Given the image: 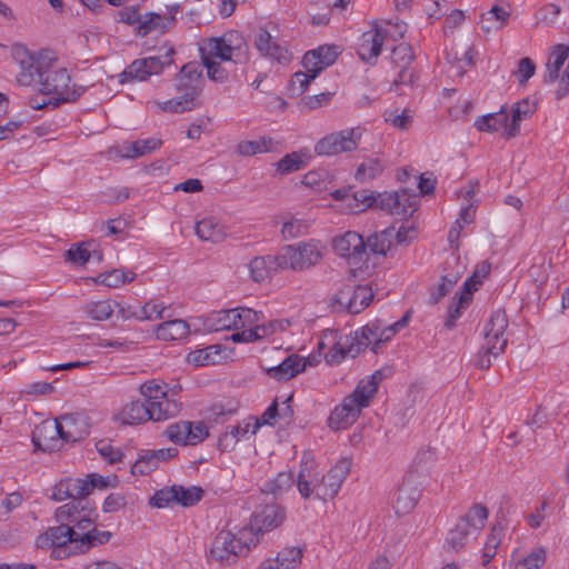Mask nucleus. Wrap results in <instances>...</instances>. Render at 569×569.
Segmentation results:
<instances>
[{
	"mask_svg": "<svg viewBox=\"0 0 569 569\" xmlns=\"http://www.w3.org/2000/svg\"><path fill=\"white\" fill-rule=\"evenodd\" d=\"M420 492L418 488L409 480L406 479L399 488L395 510L398 515H407L412 511L418 502Z\"/></svg>",
	"mask_w": 569,
	"mask_h": 569,
	"instance_id": "c03bdc74",
	"label": "nucleus"
},
{
	"mask_svg": "<svg viewBox=\"0 0 569 569\" xmlns=\"http://www.w3.org/2000/svg\"><path fill=\"white\" fill-rule=\"evenodd\" d=\"M250 531L243 528L238 536L230 531L219 532L209 550V559L220 565H230L237 557L247 553L251 546L258 543L257 537L249 538Z\"/></svg>",
	"mask_w": 569,
	"mask_h": 569,
	"instance_id": "0eeeda50",
	"label": "nucleus"
},
{
	"mask_svg": "<svg viewBox=\"0 0 569 569\" xmlns=\"http://www.w3.org/2000/svg\"><path fill=\"white\" fill-rule=\"evenodd\" d=\"M63 443L76 442L89 435V423L80 415H63L56 419Z\"/></svg>",
	"mask_w": 569,
	"mask_h": 569,
	"instance_id": "c756f323",
	"label": "nucleus"
},
{
	"mask_svg": "<svg viewBox=\"0 0 569 569\" xmlns=\"http://www.w3.org/2000/svg\"><path fill=\"white\" fill-rule=\"evenodd\" d=\"M196 234L204 241L220 242L227 237V230L217 217L208 216L197 222Z\"/></svg>",
	"mask_w": 569,
	"mask_h": 569,
	"instance_id": "37998d69",
	"label": "nucleus"
},
{
	"mask_svg": "<svg viewBox=\"0 0 569 569\" xmlns=\"http://www.w3.org/2000/svg\"><path fill=\"white\" fill-rule=\"evenodd\" d=\"M292 393L284 399L276 398L272 403L264 410V412L257 418V421L262 426H276L279 420L289 421L293 416L291 407Z\"/></svg>",
	"mask_w": 569,
	"mask_h": 569,
	"instance_id": "c9c22d12",
	"label": "nucleus"
},
{
	"mask_svg": "<svg viewBox=\"0 0 569 569\" xmlns=\"http://www.w3.org/2000/svg\"><path fill=\"white\" fill-rule=\"evenodd\" d=\"M261 428V423L257 421V417H248L243 419L237 426L230 427L219 440V445L227 449L229 446H234L241 439L248 438V436H254L259 429Z\"/></svg>",
	"mask_w": 569,
	"mask_h": 569,
	"instance_id": "e433bc0d",
	"label": "nucleus"
},
{
	"mask_svg": "<svg viewBox=\"0 0 569 569\" xmlns=\"http://www.w3.org/2000/svg\"><path fill=\"white\" fill-rule=\"evenodd\" d=\"M150 420L164 421L176 417L182 410L179 393H154L146 398Z\"/></svg>",
	"mask_w": 569,
	"mask_h": 569,
	"instance_id": "412c9836",
	"label": "nucleus"
},
{
	"mask_svg": "<svg viewBox=\"0 0 569 569\" xmlns=\"http://www.w3.org/2000/svg\"><path fill=\"white\" fill-rule=\"evenodd\" d=\"M340 53L341 49L338 46H319L318 48L305 53L302 68L319 76L323 69L335 63Z\"/></svg>",
	"mask_w": 569,
	"mask_h": 569,
	"instance_id": "393cba45",
	"label": "nucleus"
},
{
	"mask_svg": "<svg viewBox=\"0 0 569 569\" xmlns=\"http://www.w3.org/2000/svg\"><path fill=\"white\" fill-rule=\"evenodd\" d=\"M510 16V4L505 1H497L490 10L481 16V29L488 33L501 30L508 24Z\"/></svg>",
	"mask_w": 569,
	"mask_h": 569,
	"instance_id": "72a5a7b5",
	"label": "nucleus"
},
{
	"mask_svg": "<svg viewBox=\"0 0 569 569\" xmlns=\"http://www.w3.org/2000/svg\"><path fill=\"white\" fill-rule=\"evenodd\" d=\"M319 465L310 452H303L296 478L297 489L303 499L315 497L320 499V485L322 483Z\"/></svg>",
	"mask_w": 569,
	"mask_h": 569,
	"instance_id": "dca6fc26",
	"label": "nucleus"
},
{
	"mask_svg": "<svg viewBox=\"0 0 569 569\" xmlns=\"http://www.w3.org/2000/svg\"><path fill=\"white\" fill-rule=\"evenodd\" d=\"M546 80L558 82L557 97L561 98L569 93V48L557 44L550 50L546 63Z\"/></svg>",
	"mask_w": 569,
	"mask_h": 569,
	"instance_id": "4468645a",
	"label": "nucleus"
},
{
	"mask_svg": "<svg viewBox=\"0 0 569 569\" xmlns=\"http://www.w3.org/2000/svg\"><path fill=\"white\" fill-rule=\"evenodd\" d=\"M148 403L143 400L132 401L126 405L116 416V420L122 425L136 426L150 420Z\"/></svg>",
	"mask_w": 569,
	"mask_h": 569,
	"instance_id": "79ce46f5",
	"label": "nucleus"
},
{
	"mask_svg": "<svg viewBox=\"0 0 569 569\" xmlns=\"http://www.w3.org/2000/svg\"><path fill=\"white\" fill-rule=\"evenodd\" d=\"M351 465L350 459L341 458L327 473H323L322 483L320 485V500L333 499L338 495L350 472Z\"/></svg>",
	"mask_w": 569,
	"mask_h": 569,
	"instance_id": "5701e85b",
	"label": "nucleus"
},
{
	"mask_svg": "<svg viewBox=\"0 0 569 569\" xmlns=\"http://www.w3.org/2000/svg\"><path fill=\"white\" fill-rule=\"evenodd\" d=\"M279 269L278 253L254 257L248 263L249 276L254 282L268 280L271 273Z\"/></svg>",
	"mask_w": 569,
	"mask_h": 569,
	"instance_id": "ea45409f",
	"label": "nucleus"
},
{
	"mask_svg": "<svg viewBox=\"0 0 569 569\" xmlns=\"http://www.w3.org/2000/svg\"><path fill=\"white\" fill-rule=\"evenodd\" d=\"M206 327L210 331L234 330V308L210 313L206 319Z\"/></svg>",
	"mask_w": 569,
	"mask_h": 569,
	"instance_id": "4d7b16f0",
	"label": "nucleus"
},
{
	"mask_svg": "<svg viewBox=\"0 0 569 569\" xmlns=\"http://www.w3.org/2000/svg\"><path fill=\"white\" fill-rule=\"evenodd\" d=\"M73 546L76 550V541L72 536V528L68 525H61L49 528L43 535L38 537L37 546L40 548Z\"/></svg>",
	"mask_w": 569,
	"mask_h": 569,
	"instance_id": "58836bf2",
	"label": "nucleus"
},
{
	"mask_svg": "<svg viewBox=\"0 0 569 569\" xmlns=\"http://www.w3.org/2000/svg\"><path fill=\"white\" fill-rule=\"evenodd\" d=\"M385 122L398 131H407L415 120V111L407 107H392L383 112Z\"/></svg>",
	"mask_w": 569,
	"mask_h": 569,
	"instance_id": "a18cd8bd",
	"label": "nucleus"
},
{
	"mask_svg": "<svg viewBox=\"0 0 569 569\" xmlns=\"http://www.w3.org/2000/svg\"><path fill=\"white\" fill-rule=\"evenodd\" d=\"M162 144L159 138L150 137L131 142H126L122 146L121 153L126 158H139L150 152L158 150Z\"/></svg>",
	"mask_w": 569,
	"mask_h": 569,
	"instance_id": "8fccbe9b",
	"label": "nucleus"
},
{
	"mask_svg": "<svg viewBox=\"0 0 569 569\" xmlns=\"http://www.w3.org/2000/svg\"><path fill=\"white\" fill-rule=\"evenodd\" d=\"M318 76L313 72H309L306 69L302 71L295 72L287 86V93L289 97H300L307 90L309 84L317 78Z\"/></svg>",
	"mask_w": 569,
	"mask_h": 569,
	"instance_id": "052dcab7",
	"label": "nucleus"
},
{
	"mask_svg": "<svg viewBox=\"0 0 569 569\" xmlns=\"http://www.w3.org/2000/svg\"><path fill=\"white\" fill-rule=\"evenodd\" d=\"M462 197L467 201V203L461 204L459 216L448 233V241L452 247L458 246V240L460 238L461 230L466 226L472 223L476 217L477 201L473 200L475 190L472 188H468L466 191L462 192Z\"/></svg>",
	"mask_w": 569,
	"mask_h": 569,
	"instance_id": "c85d7f7f",
	"label": "nucleus"
},
{
	"mask_svg": "<svg viewBox=\"0 0 569 569\" xmlns=\"http://www.w3.org/2000/svg\"><path fill=\"white\" fill-rule=\"evenodd\" d=\"M176 490H177L176 503L180 505L182 507L194 506L196 503H198L201 500V498L203 496V490L200 487H196V486L186 488V487L176 485Z\"/></svg>",
	"mask_w": 569,
	"mask_h": 569,
	"instance_id": "774afa93",
	"label": "nucleus"
},
{
	"mask_svg": "<svg viewBox=\"0 0 569 569\" xmlns=\"http://www.w3.org/2000/svg\"><path fill=\"white\" fill-rule=\"evenodd\" d=\"M136 277L137 274L128 269H111L99 273L93 278V282L109 288H119L126 283L132 282Z\"/></svg>",
	"mask_w": 569,
	"mask_h": 569,
	"instance_id": "864d4df0",
	"label": "nucleus"
},
{
	"mask_svg": "<svg viewBox=\"0 0 569 569\" xmlns=\"http://www.w3.org/2000/svg\"><path fill=\"white\" fill-rule=\"evenodd\" d=\"M311 161L308 151H295L282 157L276 164L279 174H288L307 167Z\"/></svg>",
	"mask_w": 569,
	"mask_h": 569,
	"instance_id": "603ef678",
	"label": "nucleus"
},
{
	"mask_svg": "<svg viewBox=\"0 0 569 569\" xmlns=\"http://www.w3.org/2000/svg\"><path fill=\"white\" fill-rule=\"evenodd\" d=\"M471 535L475 533L468 528V523L466 521H458L455 528L448 532L446 542L451 549L458 550L466 545Z\"/></svg>",
	"mask_w": 569,
	"mask_h": 569,
	"instance_id": "0e129e2a",
	"label": "nucleus"
},
{
	"mask_svg": "<svg viewBox=\"0 0 569 569\" xmlns=\"http://www.w3.org/2000/svg\"><path fill=\"white\" fill-rule=\"evenodd\" d=\"M487 519V508L482 505H475L459 521H466L468 523V528L476 535L485 527Z\"/></svg>",
	"mask_w": 569,
	"mask_h": 569,
	"instance_id": "338daca9",
	"label": "nucleus"
},
{
	"mask_svg": "<svg viewBox=\"0 0 569 569\" xmlns=\"http://www.w3.org/2000/svg\"><path fill=\"white\" fill-rule=\"evenodd\" d=\"M173 50H167L164 58L148 57L138 59L129 64L123 72L120 73V82L124 83L131 80L144 81L153 74H159L163 67L171 63Z\"/></svg>",
	"mask_w": 569,
	"mask_h": 569,
	"instance_id": "a211bd4d",
	"label": "nucleus"
},
{
	"mask_svg": "<svg viewBox=\"0 0 569 569\" xmlns=\"http://www.w3.org/2000/svg\"><path fill=\"white\" fill-rule=\"evenodd\" d=\"M410 312H406L393 323H387L381 319L369 321L355 330L360 353L369 349L373 353L381 352L386 346L410 322Z\"/></svg>",
	"mask_w": 569,
	"mask_h": 569,
	"instance_id": "7ed1b4c3",
	"label": "nucleus"
},
{
	"mask_svg": "<svg viewBox=\"0 0 569 569\" xmlns=\"http://www.w3.org/2000/svg\"><path fill=\"white\" fill-rule=\"evenodd\" d=\"M11 59L18 66L17 82L23 87H36L47 97L43 106L57 107L73 102L81 97L86 88L72 83L68 68L58 52L51 49L31 51L22 44L11 48Z\"/></svg>",
	"mask_w": 569,
	"mask_h": 569,
	"instance_id": "f257e3e1",
	"label": "nucleus"
},
{
	"mask_svg": "<svg viewBox=\"0 0 569 569\" xmlns=\"http://www.w3.org/2000/svg\"><path fill=\"white\" fill-rule=\"evenodd\" d=\"M537 109L535 100L529 98L522 99L512 106L509 110L511 121L517 127V131H520V123L531 117Z\"/></svg>",
	"mask_w": 569,
	"mask_h": 569,
	"instance_id": "680f3d73",
	"label": "nucleus"
},
{
	"mask_svg": "<svg viewBox=\"0 0 569 569\" xmlns=\"http://www.w3.org/2000/svg\"><path fill=\"white\" fill-rule=\"evenodd\" d=\"M101 262L103 253L94 240L71 244L66 252V260L76 267H83L90 259Z\"/></svg>",
	"mask_w": 569,
	"mask_h": 569,
	"instance_id": "473e14b6",
	"label": "nucleus"
},
{
	"mask_svg": "<svg viewBox=\"0 0 569 569\" xmlns=\"http://www.w3.org/2000/svg\"><path fill=\"white\" fill-rule=\"evenodd\" d=\"M88 496V487L83 479L66 478L60 480L52 489V498L57 501L71 499L70 502L57 510V518L61 521L73 516V511L80 508L82 498Z\"/></svg>",
	"mask_w": 569,
	"mask_h": 569,
	"instance_id": "9b49d317",
	"label": "nucleus"
},
{
	"mask_svg": "<svg viewBox=\"0 0 569 569\" xmlns=\"http://www.w3.org/2000/svg\"><path fill=\"white\" fill-rule=\"evenodd\" d=\"M386 168L382 157L371 156L362 160L355 172V179L359 182H367L379 177Z\"/></svg>",
	"mask_w": 569,
	"mask_h": 569,
	"instance_id": "de8ad7c7",
	"label": "nucleus"
},
{
	"mask_svg": "<svg viewBox=\"0 0 569 569\" xmlns=\"http://www.w3.org/2000/svg\"><path fill=\"white\" fill-rule=\"evenodd\" d=\"M240 407L239 401L233 397L219 396L209 406L202 409V416L214 422L234 415Z\"/></svg>",
	"mask_w": 569,
	"mask_h": 569,
	"instance_id": "4c0bfd02",
	"label": "nucleus"
},
{
	"mask_svg": "<svg viewBox=\"0 0 569 569\" xmlns=\"http://www.w3.org/2000/svg\"><path fill=\"white\" fill-rule=\"evenodd\" d=\"M335 176L327 169H313L305 173L301 184L315 192L328 191L333 184Z\"/></svg>",
	"mask_w": 569,
	"mask_h": 569,
	"instance_id": "49530a36",
	"label": "nucleus"
},
{
	"mask_svg": "<svg viewBox=\"0 0 569 569\" xmlns=\"http://www.w3.org/2000/svg\"><path fill=\"white\" fill-rule=\"evenodd\" d=\"M274 148L271 138L260 137L256 140H243L238 143L237 152L241 156H254L259 153L270 152Z\"/></svg>",
	"mask_w": 569,
	"mask_h": 569,
	"instance_id": "bf43d9fd",
	"label": "nucleus"
},
{
	"mask_svg": "<svg viewBox=\"0 0 569 569\" xmlns=\"http://www.w3.org/2000/svg\"><path fill=\"white\" fill-rule=\"evenodd\" d=\"M164 436L174 445L193 447L202 443L210 432L208 426L201 420H180L170 423L164 430Z\"/></svg>",
	"mask_w": 569,
	"mask_h": 569,
	"instance_id": "2eb2a0df",
	"label": "nucleus"
},
{
	"mask_svg": "<svg viewBox=\"0 0 569 569\" xmlns=\"http://www.w3.org/2000/svg\"><path fill=\"white\" fill-rule=\"evenodd\" d=\"M254 46L257 50L266 58L278 61L280 63H287L290 61V54L288 49L276 40L267 30H259Z\"/></svg>",
	"mask_w": 569,
	"mask_h": 569,
	"instance_id": "7c9ffc66",
	"label": "nucleus"
},
{
	"mask_svg": "<svg viewBox=\"0 0 569 569\" xmlns=\"http://www.w3.org/2000/svg\"><path fill=\"white\" fill-rule=\"evenodd\" d=\"M395 226L382 230L381 232L370 236L366 242V247L377 254L386 256L393 244Z\"/></svg>",
	"mask_w": 569,
	"mask_h": 569,
	"instance_id": "5fc2aeb1",
	"label": "nucleus"
},
{
	"mask_svg": "<svg viewBox=\"0 0 569 569\" xmlns=\"http://www.w3.org/2000/svg\"><path fill=\"white\" fill-rule=\"evenodd\" d=\"M289 320H273L267 323L261 311L248 307L234 308L233 342L249 343L267 338L276 332H283L290 327Z\"/></svg>",
	"mask_w": 569,
	"mask_h": 569,
	"instance_id": "f03ea898",
	"label": "nucleus"
},
{
	"mask_svg": "<svg viewBox=\"0 0 569 569\" xmlns=\"http://www.w3.org/2000/svg\"><path fill=\"white\" fill-rule=\"evenodd\" d=\"M378 207L392 214L406 216L417 208V197L406 190L379 193Z\"/></svg>",
	"mask_w": 569,
	"mask_h": 569,
	"instance_id": "a878e982",
	"label": "nucleus"
},
{
	"mask_svg": "<svg viewBox=\"0 0 569 569\" xmlns=\"http://www.w3.org/2000/svg\"><path fill=\"white\" fill-rule=\"evenodd\" d=\"M112 537V533L107 530H99L94 526L89 531L78 532V543L76 545V552H87L93 547L107 543Z\"/></svg>",
	"mask_w": 569,
	"mask_h": 569,
	"instance_id": "09e8293b",
	"label": "nucleus"
},
{
	"mask_svg": "<svg viewBox=\"0 0 569 569\" xmlns=\"http://www.w3.org/2000/svg\"><path fill=\"white\" fill-rule=\"evenodd\" d=\"M295 482L293 473L290 471H281L273 479L264 483L263 490L271 495H281L289 490Z\"/></svg>",
	"mask_w": 569,
	"mask_h": 569,
	"instance_id": "e2e57ef3",
	"label": "nucleus"
},
{
	"mask_svg": "<svg viewBox=\"0 0 569 569\" xmlns=\"http://www.w3.org/2000/svg\"><path fill=\"white\" fill-rule=\"evenodd\" d=\"M319 362L323 359L329 365H337L347 357L355 358L360 355L355 330L343 333L337 329H327L322 332L317 351L313 352Z\"/></svg>",
	"mask_w": 569,
	"mask_h": 569,
	"instance_id": "20e7f679",
	"label": "nucleus"
},
{
	"mask_svg": "<svg viewBox=\"0 0 569 569\" xmlns=\"http://www.w3.org/2000/svg\"><path fill=\"white\" fill-rule=\"evenodd\" d=\"M332 203L328 208L341 214H360L370 208L378 207L379 192L367 189L356 190L345 186L329 192Z\"/></svg>",
	"mask_w": 569,
	"mask_h": 569,
	"instance_id": "6e6552de",
	"label": "nucleus"
},
{
	"mask_svg": "<svg viewBox=\"0 0 569 569\" xmlns=\"http://www.w3.org/2000/svg\"><path fill=\"white\" fill-rule=\"evenodd\" d=\"M383 44L382 31L373 26L363 32L357 44V52L365 62H373L381 52Z\"/></svg>",
	"mask_w": 569,
	"mask_h": 569,
	"instance_id": "2f4dec72",
	"label": "nucleus"
},
{
	"mask_svg": "<svg viewBox=\"0 0 569 569\" xmlns=\"http://www.w3.org/2000/svg\"><path fill=\"white\" fill-rule=\"evenodd\" d=\"M191 331L192 325L176 319L159 325L156 329V337L162 341H182L189 337Z\"/></svg>",
	"mask_w": 569,
	"mask_h": 569,
	"instance_id": "a19ab883",
	"label": "nucleus"
},
{
	"mask_svg": "<svg viewBox=\"0 0 569 569\" xmlns=\"http://www.w3.org/2000/svg\"><path fill=\"white\" fill-rule=\"evenodd\" d=\"M286 519V510L278 505H266L253 512L250 520L249 538L257 533L269 532L278 528Z\"/></svg>",
	"mask_w": 569,
	"mask_h": 569,
	"instance_id": "4be33fe9",
	"label": "nucleus"
},
{
	"mask_svg": "<svg viewBox=\"0 0 569 569\" xmlns=\"http://www.w3.org/2000/svg\"><path fill=\"white\" fill-rule=\"evenodd\" d=\"M506 347V337L483 333L482 343L475 360L476 366L481 369L490 367L492 359L497 358Z\"/></svg>",
	"mask_w": 569,
	"mask_h": 569,
	"instance_id": "f704fd0d",
	"label": "nucleus"
},
{
	"mask_svg": "<svg viewBox=\"0 0 569 569\" xmlns=\"http://www.w3.org/2000/svg\"><path fill=\"white\" fill-rule=\"evenodd\" d=\"M393 376L392 367L385 366L359 380L355 391H378Z\"/></svg>",
	"mask_w": 569,
	"mask_h": 569,
	"instance_id": "3c124183",
	"label": "nucleus"
},
{
	"mask_svg": "<svg viewBox=\"0 0 569 569\" xmlns=\"http://www.w3.org/2000/svg\"><path fill=\"white\" fill-rule=\"evenodd\" d=\"M229 350L221 345H211L190 350L186 356V362L194 368L214 366L227 360Z\"/></svg>",
	"mask_w": 569,
	"mask_h": 569,
	"instance_id": "cd10ccee",
	"label": "nucleus"
},
{
	"mask_svg": "<svg viewBox=\"0 0 569 569\" xmlns=\"http://www.w3.org/2000/svg\"><path fill=\"white\" fill-rule=\"evenodd\" d=\"M116 307L117 301L110 299L91 301L84 306V312L92 320L106 321L114 315Z\"/></svg>",
	"mask_w": 569,
	"mask_h": 569,
	"instance_id": "13d9d810",
	"label": "nucleus"
},
{
	"mask_svg": "<svg viewBox=\"0 0 569 569\" xmlns=\"http://www.w3.org/2000/svg\"><path fill=\"white\" fill-rule=\"evenodd\" d=\"M473 126L480 132H498L506 138H512L518 134L517 127L511 121L509 110L505 107L497 112L478 117Z\"/></svg>",
	"mask_w": 569,
	"mask_h": 569,
	"instance_id": "aec40b11",
	"label": "nucleus"
},
{
	"mask_svg": "<svg viewBox=\"0 0 569 569\" xmlns=\"http://www.w3.org/2000/svg\"><path fill=\"white\" fill-rule=\"evenodd\" d=\"M149 104L154 111L161 112H184L197 107V104L192 102V98H186L182 94L164 101L152 100Z\"/></svg>",
	"mask_w": 569,
	"mask_h": 569,
	"instance_id": "6e6d98bb",
	"label": "nucleus"
},
{
	"mask_svg": "<svg viewBox=\"0 0 569 569\" xmlns=\"http://www.w3.org/2000/svg\"><path fill=\"white\" fill-rule=\"evenodd\" d=\"M373 300L372 282L347 284L335 296V301L350 313H360L371 305Z\"/></svg>",
	"mask_w": 569,
	"mask_h": 569,
	"instance_id": "f3484780",
	"label": "nucleus"
},
{
	"mask_svg": "<svg viewBox=\"0 0 569 569\" xmlns=\"http://www.w3.org/2000/svg\"><path fill=\"white\" fill-rule=\"evenodd\" d=\"M325 244L316 239L284 246L277 252L279 268L280 270H305L319 263L325 256Z\"/></svg>",
	"mask_w": 569,
	"mask_h": 569,
	"instance_id": "423d86ee",
	"label": "nucleus"
},
{
	"mask_svg": "<svg viewBox=\"0 0 569 569\" xmlns=\"http://www.w3.org/2000/svg\"><path fill=\"white\" fill-rule=\"evenodd\" d=\"M365 131L363 127L358 126L331 132L316 143L315 151L319 156H336L355 151L358 149Z\"/></svg>",
	"mask_w": 569,
	"mask_h": 569,
	"instance_id": "1a4fd4ad",
	"label": "nucleus"
},
{
	"mask_svg": "<svg viewBox=\"0 0 569 569\" xmlns=\"http://www.w3.org/2000/svg\"><path fill=\"white\" fill-rule=\"evenodd\" d=\"M332 249L337 256L348 262L355 278L369 280L373 277L375 267L369 264L368 260L365 261L363 267L359 269L355 267L366 254V241L360 233L349 230L335 237Z\"/></svg>",
	"mask_w": 569,
	"mask_h": 569,
	"instance_id": "39448f33",
	"label": "nucleus"
},
{
	"mask_svg": "<svg viewBox=\"0 0 569 569\" xmlns=\"http://www.w3.org/2000/svg\"><path fill=\"white\" fill-rule=\"evenodd\" d=\"M491 271V264L488 261L478 263L471 276L465 281L461 291L458 293V299L448 309V317L446 325L452 327L455 322L461 317L463 310L472 301V296L480 289L483 281L487 279Z\"/></svg>",
	"mask_w": 569,
	"mask_h": 569,
	"instance_id": "9d476101",
	"label": "nucleus"
},
{
	"mask_svg": "<svg viewBox=\"0 0 569 569\" xmlns=\"http://www.w3.org/2000/svg\"><path fill=\"white\" fill-rule=\"evenodd\" d=\"M243 38L237 31H230L221 37L210 38L200 47L202 59L231 61L242 50Z\"/></svg>",
	"mask_w": 569,
	"mask_h": 569,
	"instance_id": "f8f14e48",
	"label": "nucleus"
},
{
	"mask_svg": "<svg viewBox=\"0 0 569 569\" xmlns=\"http://www.w3.org/2000/svg\"><path fill=\"white\" fill-rule=\"evenodd\" d=\"M373 393H349L337 406L329 419V427L339 430L345 429L356 421L362 408L370 405Z\"/></svg>",
	"mask_w": 569,
	"mask_h": 569,
	"instance_id": "ddd939ff",
	"label": "nucleus"
},
{
	"mask_svg": "<svg viewBox=\"0 0 569 569\" xmlns=\"http://www.w3.org/2000/svg\"><path fill=\"white\" fill-rule=\"evenodd\" d=\"M318 363L319 359L315 353H310L307 358L290 355L279 365L266 368V372L270 379L287 381L306 370L307 367H313Z\"/></svg>",
	"mask_w": 569,
	"mask_h": 569,
	"instance_id": "6ab92c4d",
	"label": "nucleus"
},
{
	"mask_svg": "<svg viewBox=\"0 0 569 569\" xmlns=\"http://www.w3.org/2000/svg\"><path fill=\"white\" fill-rule=\"evenodd\" d=\"M32 443L43 452L60 450L64 443L57 420H44L37 425L32 431Z\"/></svg>",
	"mask_w": 569,
	"mask_h": 569,
	"instance_id": "b1692460",
	"label": "nucleus"
},
{
	"mask_svg": "<svg viewBox=\"0 0 569 569\" xmlns=\"http://www.w3.org/2000/svg\"><path fill=\"white\" fill-rule=\"evenodd\" d=\"M302 552L299 548H284L272 558L279 569H297L301 562Z\"/></svg>",
	"mask_w": 569,
	"mask_h": 569,
	"instance_id": "69168bd1",
	"label": "nucleus"
},
{
	"mask_svg": "<svg viewBox=\"0 0 569 569\" xmlns=\"http://www.w3.org/2000/svg\"><path fill=\"white\" fill-rule=\"evenodd\" d=\"M177 91L186 98H192L197 104L198 97L202 90V77L197 64L184 66L176 79Z\"/></svg>",
	"mask_w": 569,
	"mask_h": 569,
	"instance_id": "bb28decb",
	"label": "nucleus"
}]
</instances>
